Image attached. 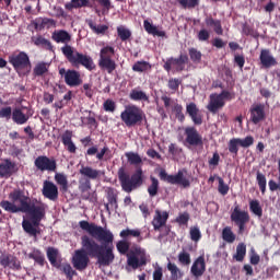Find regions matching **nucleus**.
I'll list each match as a JSON object with an SVG mask.
<instances>
[{"label":"nucleus","instance_id":"obj_1","mask_svg":"<svg viewBox=\"0 0 280 280\" xmlns=\"http://www.w3.org/2000/svg\"><path fill=\"white\" fill-rule=\"evenodd\" d=\"M82 231L89 235L81 236V249H77L72 257V266L75 270L82 272L89 268L91 259H96L100 266H110L115 261V254L113 253V242L115 235L110 230H106L101 225L91 223L86 220L79 222Z\"/></svg>","mask_w":280,"mask_h":280},{"label":"nucleus","instance_id":"obj_2","mask_svg":"<svg viewBox=\"0 0 280 280\" xmlns=\"http://www.w3.org/2000/svg\"><path fill=\"white\" fill-rule=\"evenodd\" d=\"M51 39L55 43H62L65 45L61 47V54H63L65 58H67L72 67H84L88 71L95 69V62L91 56L82 54L69 45V43H71V34H69V32L65 30L55 31L51 35Z\"/></svg>","mask_w":280,"mask_h":280},{"label":"nucleus","instance_id":"obj_3","mask_svg":"<svg viewBox=\"0 0 280 280\" xmlns=\"http://www.w3.org/2000/svg\"><path fill=\"white\" fill-rule=\"evenodd\" d=\"M22 213H27V215H30V219H24L22 221L24 233H27L30 237L36 240L38 235H40L39 226L47 213V205L43 202H37L36 205L30 202Z\"/></svg>","mask_w":280,"mask_h":280},{"label":"nucleus","instance_id":"obj_4","mask_svg":"<svg viewBox=\"0 0 280 280\" xmlns=\"http://www.w3.org/2000/svg\"><path fill=\"white\" fill-rule=\"evenodd\" d=\"M116 248L120 255H126L127 266L132 270H137L148 264V255L141 246L135 245L130 248V243L121 240L116 243Z\"/></svg>","mask_w":280,"mask_h":280},{"label":"nucleus","instance_id":"obj_5","mask_svg":"<svg viewBox=\"0 0 280 280\" xmlns=\"http://www.w3.org/2000/svg\"><path fill=\"white\" fill-rule=\"evenodd\" d=\"M9 200L11 201L2 200L0 202V207L9 213H21L24 209H27V206L32 202L30 196L25 195V190L21 188H15L11 191L9 194Z\"/></svg>","mask_w":280,"mask_h":280},{"label":"nucleus","instance_id":"obj_6","mask_svg":"<svg viewBox=\"0 0 280 280\" xmlns=\"http://www.w3.org/2000/svg\"><path fill=\"white\" fill-rule=\"evenodd\" d=\"M118 180L122 191H126V194H131V191H135V189H138V187L143 185V170H136V172L130 177V174H128L126 168L121 166L118 170Z\"/></svg>","mask_w":280,"mask_h":280},{"label":"nucleus","instance_id":"obj_7","mask_svg":"<svg viewBox=\"0 0 280 280\" xmlns=\"http://www.w3.org/2000/svg\"><path fill=\"white\" fill-rule=\"evenodd\" d=\"M120 119L127 128H136V126L143 124L145 113L137 105H127L120 113Z\"/></svg>","mask_w":280,"mask_h":280},{"label":"nucleus","instance_id":"obj_8","mask_svg":"<svg viewBox=\"0 0 280 280\" xmlns=\"http://www.w3.org/2000/svg\"><path fill=\"white\" fill-rule=\"evenodd\" d=\"M9 62L14 71L20 75H30L32 73V60L25 51H15L9 56Z\"/></svg>","mask_w":280,"mask_h":280},{"label":"nucleus","instance_id":"obj_9","mask_svg":"<svg viewBox=\"0 0 280 280\" xmlns=\"http://www.w3.org/2000/svg\"><path fill=\"white\" fill-rule=\"evenodd\" d=\"M115 56V47L113 46H104L100 50V59L98 67L103 69V71H107V73H113L115 69H117V62L113 59Z\"/></svg>","mask_w":280,"mask_h":280},{"label":"nucleus","instance_id":"obj_10","mask_svg":"<svg viewBox=\"0 0 280 280\" xmlns=\"http://www.w3.org/2000/svg\"><path fill=\"white\" fill-rule=\"evenodd\" d=\"M230 218L238 228V235H243L244 231H246V224L250 222V214H248V211L242 210L240 205H235Z\"/></svg>","mask_w":280,"mask_h":280},{"label":"nucleus","instance_id":"obj_11","mask_svg":"<svg viewBox=\"0 0 280 280\" xmlns=\"http://www.w3.org/2000/svg\"><path fill=\"white\" fill-rule=\"evenodd\" d=\"M230 218L238 228V235H243L244 231H246V224L250 222V214H248V211L242 210L240 205H235Z\"/></svg>","mask_w":280,"mask_h":280},{"label":"nucleus","instance_id":"obj_12","mask_svg":"<svg viewBox=\"0 0 280 280\" xmlns=\"http://www.w3.org/2000/svg\"><path fill=\"white\" fill-rule=\"evenodd\" d=\"M255 143V138L253 136H247L244 139L242 138H232L228 143V150L230 154L237 156L241 148H250Z\"/></svg>","mask_w":280,"mask_h":280},{"label":"nucleus","instance_id":"obj_13","mask_svg":"<svg viewBox=\"0 0 280 280\" xmlns=\"http://www.w3.org/2000/svg\"><path fill=\"white\" fill-rule=\"evenodd\" d=\"M59 75L65 79V83L67 86H80L82 84V75L80 74V71L72 70V69H59Z\"/></svg>","mask_w":280,"mask_h":280},{"label":"nucleus","instance_id":"obj_14","mask_svg":"<svg viewBox=\"0 0 280 280\" xmlns=\"http://www.w3.org/2000/svg\"><path fill=\"white\" fill-rule=\"evenodd\" d=\"M34 165L39 172H56L58 170V163L55 158H48L47 155H39L35 159Z\"/></svg>","mask_w":280,"mask_h":280},{"label":"nucleus","instance_id":"obj_15","mask_svg":"<svg viewBox=\"0 0 280 280\" xmlns=\"http://www.w3.org/2000/svg\"><path fill=\"white\" fill-rule=\"evenodd\" d=\"M249 121L257 126V124H261L264 119H266V105L258 103L252 105L249 108Z\"/></svg>","mask_w":280,"mask_h":280},{"label":"nucleus","instance_id":"obj_16","mask_svg":"<svg viewBox=\"0 0 280 280\" xmlns=\"http://www.w3.org/2000/svg\"><path fill=\"white\" fill-rule=\"evenodd\" d=\"M184 135L186 137V143H188V145H202V136H200L196 127H186L184 129Z\"/></svg>","mask_w":280,"mask_h":280},{"label":"nucleus","instance_id":"obj_17","mask_svg":"<svg viewBox=\"0 0 280 280\" xmlns=\"http://www.w3.org/2000/svg\"><path fill=\"white\" fill-rule=\"evenodd\" d=\"M0 266L11 270H21V260L12 254H4L0 256Z\"/></svg>","mask_w":280,"mask_h":280},{"label":"nucleus","instance_id":"obj_18","mask_svg":"<svg viewBox=\"0 0 280 280\" xmlns=\"http://www.w3.org/2000/svg\"><path fill=\"white\" fill-rule=\"evenodd\" d=\"M42 194L44 198L56 202V200H58V186H56L54 182L45 180Z\"/></svg>","mask_w":280,"mask_h":280},{"label":"nucleus","instance_id":"obj_19","mask_svg":"<svg viewBox=\"0 0 280 280\" xmlns=\"http://www.w3.org/2000/svg\"><path fill=\"white\" fill-rule=\"evenodd\" d=\"M30 117H32V113L27 112L26 114L23 113V109L15 107L12 112V121L16 124V126H25L27 121H30Z\"/></svg>","mask_w":280,"mask_h":280},{"label":"nucleus","instance_id":"obj_20","mask_svg":"<svg viewBox=\"0 0 280 280\" xmlns=\"http://www.w3.org/2000/svg\"><path fill=\"white\" fill-rule=\"evenodd\" d=\"M61 142L70 154L78 152V147L73 143V131L66 130L61 136Z\"/></svg>","mask_w":280,"mask_h":280},{"label":"nucleus","instance_id":"obj_21","mask_svg":"<svg viewBox=\"0 0 280 280\" xmlns=\"http://www.w3.org/2000/svg\"><path fill=\"white\" fill-rule=\"evenodd\" d=\"M260 65L265 69H270V67H277V59L270 52V49H261L259 56Z\"/></svg>","mask_w":280,"mask_h":280},{"label":"nucleus","instance_id":"obj_22","mask_svg":"<svg viewBox=\"0 0 280 280\" xmlns=\"http://www.w3.org/2000/svg\"><path fill=\"white\" fill-rule=\"evenodd\" d=\"M186 112L192 120L195 126H202V115H200V109L196 105V103H189L186 106Z\"/></svg>","mask_w":280,"mask_h":280},{"label":"nucleus","instance_id":"obj_23","mask_svg":"<svg viewBox=\"0 0 280 280\" xmlns=\"http://www.w3.org/2000/svg\"><path fill=\"white\" fill-rule=\"evenodd\" d=\"M207 270V265L205 264V257L200 256L198 257L191 268H190V272L194 277L198 278V277H202L205 275V271Z\"/></svg>","mask_w":280,"mask_h":280},{"label":"nucleus","instance_id":"obj_24","mask_svg":"<svg viewBox=\"0 0 280 280\" xmlns=\"http://www.w3.org/2000/svg\"><path fill=\"white\" fill-rule=\"evenodd\" d=\"M191 176L187 173V170H180L176 174V185L182 187V189H189L191 187Z\"/></svg>","mask_w":280,"mask_h":280},{"label":"nucleus","instance_id":"obj_25","mask_svg":"<svg viewBox=\"0 0 280 280\" xmlns=\"http://www.w3.org/2000/svg\"><path fill=\"white\" fill-rule=\"evenodd\" d=\"M167 218H170V214L167 212H162L156 210L155 215L152 220V225L154 228V231H161L162 226H165L167 222Z\"/></svg>","mask_w":280,"mask_h":280},{"label":"nucleus","instance_id":"obj_26","mask_svg":"<svg viewBox=\"0 0 280 280\" xmlns=\"http://www.w3.org/2000/svg\"><path fill=\"white\" fill-rule=\"evenodd\" d=\"M14 167H16V164L10 160H4V163H0V178H10L15 172Z\"/></svg>","mask_w":280,"mask_h":280},{"label":"nucleus","instance_id":"obj_27","mask_svg":"<svg viewBox=\"0 0 280 280\" xmlns=\"http://www.w3.org/2000/svg\"><path fill=\"white\" fill-rule=\"evenodd\" d=\"M225 102L220 98V96H217L215 94L210 95V102L207 106L208 110L212 113V115H215L220 108H224Z\"/></svg>","mask_w":280,"mask_h":280},{"label":"nucleus","instance_id":"obj_28","mask_svg":"<svg viewBox=\"0 0 280 280\" xmlns=\"http://www.w3.org/2000/svg\"><path fill=\"white\" fill-rule=\"evenodd\" d=\"M79 174H81V176H85L89 180H97V178H100V171L91 166L82 165L79 170Z\"/></svg>","mask_w":280,"mask_h":280},{"label":"nucleus","instance_id":"obj_29","mask_svg":"<svg viewBox=\"0 0 280 280\" xmlns=\"http://www.w3.org/2000/svg\"><path fill=\"white\" fill-rule=\"evenodd\" d=\"M28 259H33L37 266L40 268L45 267L47 260L45 259V254L38 248H33L32 252L28 254Z\"/></svg>","mask_w":280,"mask_h":280},{"label":"nucleus","instance_id":"obj_30","mask_svg":"<svg viewBox=\"0 0 280 280\" xmlns=\"http://www.w3.org/2000/svg\"><path fill=\"white\" fill-rule=\"evenodd\" d=\"M97 151H98L97 145H93L86 150L85 154L88 156H95V154H96L97 161H104V156H106V153H108L110 151V149H108V147L105 145L104 148L101 149V151L98 153H97Z\"/></svg>","mask_w":280,"mask_h":280},{"label":"nucleus","instance_id":"obj_31","mask_svg":"<svg viewBox=\"0 0 280 280\" xmlns=\"http://www.w3.org/2000/svg\"><path fill=\"white\" fill-rule=\"evenodd\" d=\"M66 10H79L80 8H93L89 0H71L65 4Z\"/></svg>","mask_w":280,"mask_h":280},{"label":"nucleus","instance_id":"obj_32","mask_svg":"<svg viewBox=\"0 0 280 280\" xmlns=\"http://www.w3.org/2000/svg\"><path fill=\"white\" fill-rule=\"evenodd\" d=\"M55 180L57 185H59L62 194H67V191H69V179H67V175L63 173H57L55 174Z\"/></svg>","mask_w":280,"mask_h":280},{"label":"nucleus","instance_id":"obj_33","mask_svg":"<svg viewBox=\"0 0 280 280\" xmlns=\"http://www.w3.org/2000/svg\"><path fill=\"white\" fill-rule=\"evenodd\" d=\"M129 98L132 102H150V96L145 92L137 89L131 90Z\"/></svg>","mask_w":280,"mask_h":280},{"label":"nucleus","instance_id":"obj_34","mask_svg":"<svg viewBox=\"0 0 280 280\" xmlns=\"http://www.w3.org/2000/svg\"><path fill=\"white\" fill-rule=\"evenodd\" d=\"M57 270H60V272H62V275H66L67 279L72 280L73 277H75V275H78V272L75 270H73V267H71V265L69 264H63V265H57Z\"/></svg>","mask_w":280,"mask_h":280},{"label":"nucleus","instance_id":"obj_35","mask_svg":"<svg viewBox=\"0 0 280 280\" xmlns=\"http://www.w3.org/2000/svg\"><path fill=\"white\" fill-rule=\"evenodd\" d=\"M46 255H47L48 261H50V266H52L54 268L58 267V265L60 264L58 262V255H59L58 249L55 247H48L46 250Z\"/></svg>","mask_w":280,"mask_h":280},{"label":"nucleus","instance_id":"obj_36","mask_svg":"<svg viewBox=\"0 0 280 280\" xmlns=\"http://www.w3.org/2000/svg\"><path fill=\"white\" fill-rule=\"evenodd\" d=\"M143 27L148 34H151L152 36H165V32L159 31V27L150 23V21L144 20L143 21Z\"/></svg>","mask_w":280,"mask_h":280},{"label":"nucleus","instance_id":"obj_37","mask_svg":"<svg viewBox=\"0 0 280 280\" xmlns=\"http://www.w3.org/2000/svg\"><path fill=\"white\" fill-rule=\"evenodd\" d=\"M150 69H152V65L148 61H137L132 66V71L136 73H145V71H150Z\"/></svg>","mask_w":280,"mask_h":280},{"label":"nucleus","instance_id":"obj_38","mask_svg":"<svg viewBox=\"0 0 280 280\" xmlns=\"http://www.w3.org/2000/svg\"><path fill=\"white\" fill-rule=\"evenodd\" d=\"M46 25H51L55 27L56 25V20L49 19V18H44V19H38L35 21L34 26L35 30H45Z\"/></svg>","mask_w":280,"mask_h":280},{"label":"nucleus","instance_id":"obj_39","mask_svg":"<svg viewBox=\"0 0 280 280\" xmlns=\"http://www.w3.org/2000/svg\"><path fill=\"white\" fill-rule=\"evenodd\" d=\"M235 233H233V229H231V226H225L222 230L223 242H226L228 244H233V242H235Z\"/></svg>","mask_w":280,"mask_h":280},{"label":"nucleus","instance_id":"obj_40","mask_svg":"<svg viewBox=\"0 0 280 280\" xmlns=\"http://www.w3.org/2000/svg\"><path fill=\"white\" fill-rule=\"evenodd\" d=\"M47 71H49V66L46 62H39L33 69V74L35 75V78H40L45 75Z\"/></svg>","mask_w":280,"mask_h":280},{"label":"nucleus","instance_id":"obj_41","mask_svg":"<svg viewBox=\"0 0 280 280\" xmlns=\"http://www.w3.org/2000/svg\"><path fill=\"white\" fill-rule=\"evenodd\" d=\"M90 30H92V32H94V34H106V32H108V26L107 25H95V22H93V20H88L86 21Z\"/></svg>","mask_w":280,"mask_h":280},{"label":"nucleus","instance_id":"obj_42","mask_svg":"<svg viewBox=\"0 0 280 280\" xmlns=\"http://www.w3.org/2000/svg\"><path fill=\"white\" fill-rule=\"evenodd\" d=\"M107 201L114 209H119V205L117 203V191H115L114 188H107Z\"/></svg>","mask_w":280,"mask_h":280},{"label":"nucleus","instance_id":"obj_43","mask_svg":"<svg viewBox=\"0 0 280 280\" xmlns=\"http://www.w3.org/2000/svg\"><path fill=\"white\" fill-rule=\"evenodd\" d=\"M151 185L148 187L150 198H154L159 194V179L154 176L150 177Z\"/></svg>","mask_w":280,"mask_h":280},{"label":"nucleus","instance_id":"obj_44","mask_svg":"<svg viewBox=\"0 0 280 280\" xmlns=\"http://www.w3.org/2000/svg\"><path fill=\"white\" fill-rule=\"evenodd\" d=\"M159 178L164 183H170V185H176V175H168L165 168L160 170Z\"/></svg>","mask_w":280,"mask_h":280},{"label":"nucleus","instance_id":"obj_45","mask_svg":"<svg viewBox=\"0 0 280 280\" xmlns=\"http://www.w3.org/2000/svg\"><path fill=\"white\" fill-rule=\"evenodd\" d=\"M249 211H252L254 215H257V218H261V215H264V209L261 208V205H259L258 200H252L249 202Z\"/></svg>","mask_w":280,"mask_h":280},{"label":"nucleus","instance_id":"obj_46","mask_svg":"<svg viewBox=\"0 0 280 280\" xmlns=\"http://www.w3.org/2000/svg\"><path fill=\"white\" fill-rule=\"evenodd\" d=\"M117 35L120 38L122 43H126V40H130L132 36V32L130 30L124 27V26H118L117 27Z\"/></svg>","mask_w":280,"mask_h":280},{"label":"nucleus","instance_id":"obj_47","mask_svg":"<svg viewBox=\"0 0 280 280\" xmlns=\"http://www.w3.org/2000/svg\"><path fill=\"white\" fill-rule=\"evenodd\" d=\"M184 10H194L200 5V0H177Z\"/></svg>","mask_w":280,"mask_h":280},{"label":"nucleus","instance_id":"obj_48","mask_svg":"<svg viewBox=\"0 0 280 280\" xmlns=\"http://www.w3.org/2000/svg\"><path fill=\"white\" fill-rule=\"evenodd\" d=\"M189 220H191V215L189 214V212H182L176 218L177 224L179 226H185L186 229L187 226H189Z\"/></svg>","mask_w":280,"mask_h":280},{"label":"nucleus","instance_id":"obj_49","mask_svg":"<svg viewBox=\"0 0 280 280\" xmlns=\"http://www.w3.org/2000/svg\"><path fill=\"white\" fill-rule=\"evenodd\" d=\"M245 257H246V244L240 243L236 246V254L234 255V259H236V261H244Z\"/></svg>","mask_w":280,"mask_h":280},{"label":"nucleus","instance_id":"obj_50","mask_svg":"<svg viewBox=\"0 0 280 280\" xmlns=\"http://www.w3.org/2000/svg\"><path fill=\"white\" fill-rule=\"evenodd\" d=\"M120 237L122 240H128V237H141V231L140 230H130V229H126V230H122L120 233H119Z\"/></svg>","mask_w":280,"mask_h":280},{"label":"nucleus","instance_id":"obj_51","mask_svg":"<svg viewBox=\"0 0 280 280\" xmlns=\"http://www.w3.org/2000/svg\"><path fill=\"white\" fill-rule=\"evenodd\" d=\"M126 158L128 163H130V165H140V163H143V160H141V156L139 155V153L129 152V153H126Z\"/></svg>","mask_w":280,"mask_h":280},{"label":"nucleus","instance_id":"obj_52","mask_svg":"<svg viewBox=\"0 0 280 280\" xmlns=\"http://www.w3.org/2000/svg\"><path fill=\"white\" fill-rule=\"evenodd\" d=\"M256 180L258 183V187L261 191V194H266V185H267V182H266V175H264L261 172H257L256 174Z\"/></svg>","mask_w":280,"mask_h":280},{"label":"nucleus","instance_id":"obj_53","mask_svg":"<svg viewBox=\"0 0 280 280\" xmlns=\"http://www.w3.org/2000/svg\"><path fill=\"white\" fill-rule=\"evenodd\" d=\"M35 45L38 47L42 45V47H46L49 51L54 49V45H51V42L43 36H39L35 39Z\"/></svg>","mask_w":280,"mask_h":280},{"label":"nucleus","instance_id":"obj_54","mask_svg":"<svg viewBox=\"0 0 280 280\" xmlns=\"http://www.w3.org/2000/svg\"><path fill=\"white\" fill-rule=\"evenodd\" d=\"M217 179L219 180V186H218V191L219 194H221V196H226V194H229V185L224 183V179L220 176L217 177Z\"/></svg>","mask_w":280,"mask_h":280},{"label":"nucleus","instance_id":"obj_55","mask_svg":"<svg viewBox=\"0 0 280 280\" xmlns=\"http://www.w3.org/2000/svg\"><path fill=\"white\" fill-rule=\"evenodd\" d=\"M178 261L182 266H189V264H191V255L187 252H182L178 255Z\"/></svg>","mask_w":280,"mask_h":280},{"label":"nucleus","instance_id":"obj_56","mask_svg":"<svg viewBox=\"0 0 280 280\" xmlns=\"http://www.w3.org/2000/svg\"><path fill=\"white\" fill-rule=\"evenodd\" d=\"M103 108L106 113H115V110L117 109V104L115 103V101L108 98L104 102Z\"/></svg>","mask_w":280,"mask_h":280},{"label":"nucleus","instance_id":"obj_57","mask_svg":"<svg viewBox=\"0 0 280 280\" xmlns=\"http://www.w3.org/2000/svg\"><path fill=\"white\" fill-rule=\"evenodd\" d=\"M13 109L11 106H5L0 109V119H12Z\"/></svg>","mask_w":280,"mask_h":280},{"label":"nucleus","instance_id":"obj_58","mask_svg":"<svg viewBox=\"0 0 280 280\" xmlns=\"http://www.w3.org/2000/svg\"><path fill=\"white\" fill-rule=\"evenodd\" d=\"M189 57L192 62H200V60H202V52L196 48H190Z\"/></svg>","mask_w":280,"mask_h":280},{"label":"nucleus","instance_id":"obj_59","mask_svg":"<svg viewBox=\"0 0 280 280\" xmlns=\"http://www.w3.org/2000/svg\"><path fill=\"white\" fill-rule=\"evenodd\" d=\"M79 191H91V179L89 178L80 179Z\"/></svg>","mask_w":280,"mask_h":280},{"label":"nucleus","instance_id":"obj_60","mask_svg":"<svg viewBox=\"0 0 280 280\" xmlns=\"http://www.w3.org/2000/svg\"><path fill=\"white\" fill-rule=\"evenodd\" d=\"M202 234L200 233V229L192 228L190 229V238L192 242H200Z\"/></svg>","mask_w":280,"mask_h":280},{"label":"nucleus","instance_id":"obj_61","mask_svg":"<svg viewBox=\"0 0 280 280\" xmlns=\"http://www.w3.org/2000/svg\"><path fill=\"white\" fill-rule=\"evenodd\" d=\"M210 167H218L220 165V153L214 152L212 158L208 161Z\"/></svg>","mask_w":280,"mask_h":280},{"label":"nucleus","instance_id":"obj_62","mask_svg":"<svg viewBox=\"0 0 280 280\" xmlns=\"http://www.w3.org/2000/svg\"><path fill=\"white\" fill-rule=\"evenodd\" d=\"M197 36H198V40L206 42V40H209L211 35L209 31H207V28H202L199 31Z\"/></svg>","mask_w":280,"mask_h":280},{"label":"nucleus","instance_id":"obj_63","mask_svg":"<svg viewBox=\"0 0 280 280\" xmlns=\"http://www.w3.org/2000/svg\"><path fill=\"white\" fill-rule=\"evenodd\" d=\"M234 62L240 67V69H244V65H246V59L243 55H235L234 56Z\"/></svg>","mask_w":280,"mask_h":280},{"label":"nucleus","instance_id":"obj_64","mask_svg":"<svg viewBox=\"0 0 280 280\" xmlns=\"http://www.w3.org/2000/svg\"><path fill=\"white\" fill-rule=\"evenodd\" d=\"M268 185H269L270 191H278V189H280V176H279V183L275 182V179H270Z\"/></svg>","mask_w":280,"mask_h":280}]
</instances>
